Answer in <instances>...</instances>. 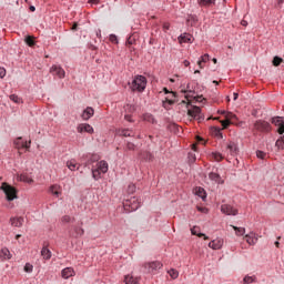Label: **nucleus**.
<instances>
[{
	"mask_svg": "<svg viewBox=\"0 0 284 284\" xmlns=\"http://www.w3.org/2000/svg\"><path fill=\"white\" fill-rule=\"evenodd\" d=\"M109 40L111 41V43H119V39L116 38L115 34H111V36L109 37Z\"/></svg>",
	"mask_w": 284,
	"mask_h": 284,
	"instance_id": "obj_49",
	"label": "nucleus"
},
{
	"mask_svg": "<svg viewBox=\"0 0 284 284\" xmlns=\"http://www.w3.org/2000/svg\"><path fill=\"white\" fill-rule=\"evenodd\" d=\"M6 77V69L0 67V79H3Z\"/></svg>",
	"mask_w": 284,
	"mask_h": 284,
	"instance_id": "obj_54",
	"label": "nucleus"
},
{
	"mask_svg": "<svg viewBox=\"0 0 284 284\" xmlns=\"http://www.w3.org/2000/svg\"><path fill=\"white\" fill-rule=\"evenodd\" d=\"M211 159H213V161H217V162L223 161V154H221L219 152H213L211 154Z\"/></svg>",
	"mask_w": 284,
	"mask_h": 284,
	"instance_id": "obj_33",
	"label": "nucleus"
},
{
	"mask_svg": "<svg viewBox=\"0 0 284 284\" xmlns=\"http://www.w3.org/2000/svg\"><path fill=\"white\" fill-rule=\"evenodd\" d=\"M169 275L171 276V278H179V271L171 268L169 271Z\"/></svg>",
	"mask_w": 284,
	"mask_h": 284,
	"instance_id": "obj_42",
	"label": "nucleus"
},
{
	"mask_svg": "<svg viewBox=\"0 0 284 284\" xmlns=\"http://www.w3.org/2000/svg\"><path fill=\"white\" fill-rule=\"evenodd\" d=\"M41 256L45 260V261H50V258H52V252L49 251V248H47L45 246L42 247L41 250Z\"/></svg>",
	"mask_w": 284,
	"mask_h": 284,
	"instance_id": "obj_25",
	"label": "nucleus"
},
{
	"mask_svg": "<svg viewBox=\"0 0 284 284\" xmlns=\"http://www.w3.org/2000/svg\"><path fill=\"white\" fill-rule=\"evenodd\" d=\"M143 121H146L148 123H154V116L150 113H145L143 115Z\"/></svg>",
	"mask_w": 284,
	"mask_h": 284,
	"instance_id": "obj_37",
	"label": "nucleus"
},
{
	"mask_svg": "<svg viewBox=\"0 0 284 284\" xmlns=\"http://www.w3.org/2000/svg\"><path fill=\"white\" fill-rule=\"evenodd\" d=\"M72 221V217L70 215L62 216V223H70Z\"/></svg>",
	"mask_w": 284,
	"mask_h": 284,
	"instance_id": "obj_50",
	"label": "nucleus"
},
{
	"mask_svg": "<svg viewBox=\"0 0 284 284\" xmlns=\"http://www.w3.org/2000/svg\"><path fill=\"white\" fill-rule=\"evenodd\" d=\"M30 141L29 142H23V139L22 138H18L16 141H14V145L18 150H21V148H24L26 150H30Z\"/></svg>",
	"mask_w": 284,
	"mask_h": 284,
	"instance_id": "obj_12",
	"label": "nucleus"
},
{
	"mask_svg": "<svg viewBox=\"0 0 284 284\" xmlns=\"http://www.w3.org/2000/svg\"><path fill=\"white\" fill-rule=\"evenodd\" d=\"M193 39L194 38L190 33H183L178 38L179 43H192Z\"/></svg>",
	"mask_w": 284,
	"mask_h": 284,
	"instance_id": "obj_16",
	"label": "nucleus"
},
{
	"mask_svg": "<svg viewBox=\"0 0 284 284\" xmlns=\"http://www.w3.org/2000/svg\"><path fill=\"white\" fill-rule=\"evenodd\" d=\"M49 192H51V194H53V196H61V186L53 184L50 186Z\"/></svg>",
	"mask_w": 284,
	"mask_h": 284,
	"instance_id": "obj_23",
	"label": "nucleus"
},
{
	"mask_svg": "<svg viewBox=\"0 0 284 284\" xmlns=\"http://www.w3.org/2000/svg\"><path fill=\"white\" fill-rule=\"evenodd\" d=\"M239 99V93H233V100L236 101Z\"/></svg>",
	"mask_w": 284,
	"mask_h": 284,
	"instance_id": "obj_62",
	"label": "nucleus"
},
{
	"mask_svg": "<svg viewBox=\"0 0 284 284\" xmlns=\"http://www.w3.org/2000/svg\"><path fill=\"white\" fill-rule=\"evenodd\" d=\"M123 283L125 284H139V277H134L133 275H125Z\"/></svg>",
	"mask_w": 284,
	"mask_h": 284,
	"instance_id": "obj_21",
	"label": "nucleus"
},
{
	"mask_svg": "<svg viewBox=\"0 0 284 284\" xmlns=\"http://www.w3.org/2000/svg\"><path fill=\"white\" fill-rule=\"evenodd\" d=\"M10 223L12 227H23L24 220L23 217H11Z\"/></svg>",
	"mask_w": 284,
	"mask_h": 284,
	"instance_id": "obj_17",
	"label": "nucleus"
},
{
	"mask_svg": "<svg viewBox=\"0 0 284 284\" xmlns=\"http://www.w3.org/2000/svg\"><path fill=\"white\" fill-rule=\"evenodd\" d=\"M253 130H255L256 132H263V133L272 132V124H270V122L264 120H257L253 125Z\"/></svg>",
	"mask_w": 284,
	"mask_h": 284,
	"instance_id": "obj_3",
	"label": "nucleus"
},
{
	"mask_svg": "<svg viewBox=\"0 0 284 284\" xmlns=\"http://www.w3.org/2000/svg\"><path fill=\"white\" fill-rule=\"evenodd\" d=\"M194 194L196 196H200L201 200L205 201V199H207V195L205 193V189L201 187V186H196L194 189Z\"/></svg>",
	"mask_w": 284,
	"mask_h": 284,
	"instance_id": "obj_20",
	"label": "nucleus"
},
{
	"mask_svg": "<svg viewBox=\"0 0 284 284\" xmlns=\"http://www.w3.org/2000/svg\"><path fill=\"white\" fill-rule=\"evenodd\" d=\"M121 136H133V134L132 131L124 129L121 131Z\"/></svg>",
	"mask_w": 284,
	"mask_h": 284,
	"instance_id": "obj_45",
	"label": "nucleus"
},
{
	"mask_svg": "<svg viewBox=\"0 0 284 284\" xmlns=\"http://www.w3.org/2000/svg\"><path fill=\"white\" fill-rule=\"evenodd\" d=\"M101 174H103L101 171H99L97 168L92 170V176L94 181H99L101 179Z\"/></svg>",
	"mask_w": 284,
	"mask_h": 284,
	"instance_id": "obj_35",
	"label": "nucleus"
},
{
	"mask_svg": "<svg viewBox=\"0 0 284 284\" xmlns=\"http://www.w3.org/2000/svg\"><path fill=\"white\" fill-rule=\"evenodd\" d=\"M97 37H98L99 39H101V29H99V30L97 31Z\"/></svg>",
	"mask_w": 284,
	"mask_h": 284,
	"instance_id": "obj_64",
	"label": "nucleus"
},
{
	"mask_svg": "<svg viewBox=\"0 0 284 284\" xmlns=\"http://www.w3.org/2000/svg\"><path fill=\"white\" fill-rule=\"evenodd\" d=\"M141 158L144 159V161H152L154 159V155L152 153L144 151L141 153Z\"/></svg>",
	"mask_w": 284,
	"mask_h": 284,
	"instance_id": "obj_30",
	"label": "nucleus"
},
{
	"mask_svg": "<svg viewBox=\"0 0 284 284\" xmlns=\"http://www.w3.org/2000/svg\"><path fill=\"white\" fill-rule=\"evenodd\" d=\"M277 132H278V134H284V124H282L277 128Z\"/></svg>",
	"mask_w": 284,
	"mask_h": 284,
	"instance_id": "obj_55",
	"label": "nucleus"
},
{
	"mask_svg": "<svg viewBox=\"0 0 284 284\" xmlns=\"http://www.w3.org/2000/svg\"><path fill=\"white\" fill-rule=\"evenodd\" d=\"M34 270V266L30 263H27L24 265V272H27L28 274H32V271Z\"/></svg>",
	"mask_w": 284,
	"mask_h": 284,
	"instance_id": "obj_41",
	"label": "nucleus"
},
{
	"mask_svg": "<svg viewBox=\"0 0 284 284\" xmlns=\"http://www.w3.org/2000/svg\"><path fill=\"white\" fill-rule=\"evenodd\" d=\"M282 63H283V58H281V57H278V55H276V57L273 58V65H274L275 68H278V65H281Z\"/></svg>",
	"mask_w": 284,
	"mask_h": 284,
	"instance_id": "obj_36",
	"label": "nucleus"
},
{
	"mask_svg": "<svg viewBox=\"0 0 284 284\" xmlns=\"http://www.w3.org/2000/svg\"><path fill=\"white\" fill-rule=\"evenodd\" d=\"M123 206H124V210H126V212H136V210L141 207V200L133 196L131 199L125 200L123 202Z\"/></svg>",
	"mask_w": 284,
	"mask_h": 284,
	"instance_id": "obj_2",
	"label": "nucleus"
},
{
	"mask_svg": "<svg viewBox=\"0 0 284 284\" xmlns=\"http://www.w3.org/2000/svg\"><path fill=\"white\" fill-rule=\"evenodd\" d=\"M74 233L71 234L74 239H79V236H83L85 234V231L82 227L74 226L73 227Z\"/></svg>",
	"mask_w": 284,
	"mask_h": 284,
	"instance_id": "obj_24",
	"label": "nucleus"
},
{
	"mask_svg": "<svg viewBox=\"0 0 284 284\" xmlns=\"http://www.w3.org/2000/svg\"><path fill=\"white\" fill-rule=\"evenodd\" d=\"M227 151L231 154V156H236L239 154V146L234 142H230L227 144Z\"/></svg>",
	"mask_w": 284,
	"mask_h": 284,
	"instance_id": "obj_18",
	"label": "nucleus"
},
{
	"mask_svg": "<svg viewBox=\"0 0 284 284\" xmlns=\"http://www.w3.org/2000/svg\"><path fill=\"white\" fill-rule=\"evenodd\" d=\"M256 156L257 159H265L267 154L263 151H256Z\"/></svg>",
	"mask_w": 284,
	"mask_h": 284,
	"instance_id": "obj_48",
	"label": "nucleus"
},
{
	"mask_svg": "<svg viewBox=\"0 0 284 284\" xmlns=\"http://www.w3.org/2000/svg\"><path fill=\"white\" fill-rule=\"evenodd\" d=\"M277 1V4L276 7L277 8H282L283 3H284V0H276Z\"/></svg>",
	"mask_w": 284,
	"mask_h": 284,
	"instance_id": "obj_59",
	"label": "nucleus"
},
{
	"mask_svg": "<svg viewBox=\"0 0 284 284\" xmlns=\"http://www.w3.org/2000/svg\"><path fill=\"white\" fill-rule=\"evenodd\" d=\"M99 171H101L102 174H106L108 170H109V165L106 161H100L97 163V168Z\"/></svg>",
	"mask_w": 284,
	"mask_h": 284,
	"instance_id": "obj_19",
	"label": "nucleus"
},
{
	"mask_svg": "<svg viewBox=\"0 0 284 284\" xmlns=\"http://www.w3.org/2000/svg\"><path fill=\"white\" fill-rule=\"evenodd\" d=\"M1 190L4 192L8 201H14L17 199V189L14 186L3 182Z\"/></svg>",
	"mask_w": 284,
	"mask_h": 284,
	"instance_id": "obj_4",
	"label": "nucleus"
},
{
	"mask_svg": "<svg viewBox=\"0 0 284 284\" xmlns=\"http://www.w3.org/2000/svg\"><path fill=\"white\" fill-rule=\"evenodd\" d=\"M230 123H231L230 120L221 121L223 130H227V128H230Z\"/></svg>",
	"mask_w": 284,
	"mask_h": 284,
	"instance_id": "obj_47",
	"label": "nucleus"
},
{
	"mask_svg": "<svg viewBox=\"0 0 284 284\" xmlns=\"http://www.w3.org/2000/svg\"><path fill=\"white\" fill-rule=\"evenodd\" d=\"M210 61V54L205 53L201 57V60L197 61L199 68L203 69V63H207Z\"/></svg>",
	"mask_w": 284,
	"mask_h": 284,
	"instance_id": "obj_28",
	"label": "nucleus"
},
{
	"mask_svg": "<svg viewBox=\"0 0 284 284\" xmlns=\"http://www.w3.org/2000/svg\"><path fill=\"white\" fill-rule=\"evenodd\" d=\"M74 274H75L74 268H72V267H65L61 272L62 278H65V280L72 278V276H74Z\"/></svg>",
	"mask_w": 284,
	"mask_h": 284,
	"instance_id": "obj_15",
	"label": "nucleus"
},
{
	"mask_svg": "<svg viewBox=\"0 0 284 284\" xmlns=\"http://www.w3.org/2000/svg\"><path fill=\"white\" fill-rule=\"evenodd\" d=\"M216 0H200V6H204L205 8H210V6H214Z\"/></svg>",
	"mask_w": 284,
	"mask_h": 284,
	"instance_id": "obj_32",
	"label": "nucleus"
},
{
	"mask_svg": "<svg viewBox=\"0 0 284 284\" xmlns=\"http://www.w3.org/2000/svg\"><path fill=\"white\" fill-rule=\"evenodd\" d=\"M165 103H169V105H174V100L166 98V100L163 102L164 108H165Z\"/></svg>",
	"mask_w": 284,
	"mask_h": 284,
	"instance_id": "obj_52",
	"label": "nucleus"
},
{
	"mask_svg": "<svg viewBox=\"0 0 284 284\" xmlns=\"http://www.w3.org/2000/svg\"><path fill=\"white\" fill-rule=\"evenodd\" d=\"M214 134L217 139H223V132H221V129L215 128L214 129Z\"/></svg>",
	"mask_w": 284,
	"mask_h": 284,
	"instance_id": "obj_44",
	"label": "nucleus"
},
{
	"mask_svg": "<svg viewBox=\"0 0 284 284\" xmlns=\"http://www.w3.org/2000/svg\"><path fill=\"white\" fill-rule=\"evenodd\" d=\"M209 179L211 181H214L215 183H223V181H221V175H219L217 173L211 172L209 174Z\"/></svg>",
	"mask_w": 284,
	"mask_h": 284,
	"instance_id": "obj_27",
	"label": "nucleus"
},
{
	"mask_svg": "<svg viewBox=\"0 0 284 284\" xmlns=\"http://www.w3.org/2000/svg\"><path fill=\"white\" fill-rule=\"evenodd\" d=\"M184 65H185V68H190V61H187V60H184Z\"/></svg>",
	"mask_w": 284,
	"mask_h": 284,
	"instance_id": "obj_61",
	"label": "nucleus"
},
{
	"mask_svg": "<svg viewBox=\"0 0 284 284\" xmlns=\"http://www.w3.org/2000/svg\"><path fill=\"white\" fill-rule=\"evenodd\" d=\"M222 214H226V216H236L239 214V210L230 204H223L221 206Z\"/></svg>",
	"mask_w": 284,
	"mask_h": 284,
	"instance_id": "obj_6",
	"label": "nucleus"
},
{
	"mask_svg": "<svg viewBox=\"0 0 284 284\" xmlns=\"http://www.w3.org/2000/svg\"><path fill=\"white\" fill-rule=\"evenodd\" d=\"M276 148H278V150H284V136H282L281 139H278L275 142Z\"/></svg>",
	"mask_w": 284,
	"mask_h": 284,
	"instance_id": "obj_40",
	"label": "nucleus"
},
{
	"mask_svg": "<svg viewBox=\"0 0 284 284\" xmlns=\"http://www.w3.org/2000/svg\"><path fill=\"white\" fill-rule=\"evenodd\" d=\"M50 73L53 74V77H58L59 79H65V70H63V68L60 65L53 64L50 68Z\"/></svg>",
	"mask_w": 284,
	"mask_h": 284,
	"instance_id": "obj_7",
	"label": "nucleus"
},
{
	"mask_svg": "<svg viewBox=\"0 0 284 284\" xmlns=\"http://www.w3.org/2000/svg\"><path fill=\"white\" fill-rule=\"evenodd\" d=\"M94 116V109L92 106H88L81 114L83 121H90Z\"/></svg>",
	"mask_w": 284,
	"mask_h": 284,
	"instance_id": "obj_10",
	"label": "nucleus"
},
{
	"mask_svg": "<svg viewBox=\"0 0 284 284\" xmlns=\"http://www.w3.org/2000/svg\"><path fill=\"white\" fill-rule=\"evenodd\" d=\"M197 211L202 212L203 214H207V209L197 206Z\"/></svg>",
	"mask_w": 284,
	"mask_h": 284,
	"instance_id": "obj_56",
	"label": "nucleus"
},
{
	"mask_svg": "<svg viewBox=\"0 0 284 284\" xmlns=\"http://www.w3.org/2000/svg\"><path fill=\"white\" fill-rule=\"evenodd\" d=\"M209 247H211V250H221V247H223V240L216 239V240L211 241L209 243Z\"/></svg>",
	"mask_w": 284,
	"mask_h": 284,
	"instance_id": "obj_14",
	"label": "nucleus"
},
{
	"mask_svg": "<svg viewBox=\"0 0 284 284\" xmlns=\"http://www.w3.org/2000/svg\"><path fill=\"white\" fill-rule=\"evenodd\" d=\"M231 227H233V230L235 231L236 236H244L245 235V227H237V226H234V225H231Z\"/></svg>",
	"mask_w": 284,
	"mask_h": 284,
	"instance_id": "obj_29",
	"label": "nucleus"
},
{
	"mask_svg": "<svg viewBox=\"0 0 284 284\" xmlns=\"http://www.w3.org/2000/svg\"><path fill=\"white\" fill-rule=\"evenodd\" d=\"M143 267L146 270L148 274H156L158 270L163 267V264L159 261H154L144 263Z\"/></svg>",
	"mask_w": 284,
	"mask_h": 284,
	"instance_id": "obj_5",
	"label": "nucleus"
},
{
	"mask_svg": "<svg viewBox=\"0 0 284 284\" xmlns=\"http://www.w3.org/2000/svg\"><path fill=\"white\" fill-rule=\"evenodd\" d=\"M163 91L165 92V94H171V98L174 99L176 97V94L174 92H170L168 90V88H164Z\"/></svg>",
	"mask_w": 284,
	"mask_h": 284,
	"instance_id": "obj_53",
	"label": "nucleus"
},
{
	"mask_svg": "<svg viewBox=\"0 0 284 284\" xmlns=\"http://www.w3.org/2000/svg\"><path fill=\"white\" fill-rule=\"evenodd\" d=\"M255 281H256V276H248V275H246L243 278V283H245V284H251V283H254Z\"/></svg>",
	"mask_w": 284,
	"mask_h": 284,
	"instance_id": "obj_38",
	"label": "nucleus"
},
{
	"mask_svg": "<svg viewBox=\"0 0 284 284\" xmlns=\"http://www.w3.org/2000/svg\"><path fill=\"white\" fill-rule=\"evenodd\" d=\"M126 110H130V112H134L135 108L134 105H126Z\"/></svg>",
	"mask_w": 284,
	"mask_h": 284,
	"instance_id": "obj_60",
	"label": "nucleus"
},
{
	"mask_svg": "<svg viewBox=\"0 0 284 284\" xmlns=\"http://www.w3.org/2000/svg\"><path fill=\"white\" fill-rule=\"evenodd\" d=\"M271 123H273V125H276L277 128H280L281 125L284 124V120L281 116H275V118H272Z\"/></svg>",
	"mask_w": 284,
	"mask_h": 284,
	"instance_id": "obj_26",
	"label": "nucleus"
},
{
	"mask_svg": "<svg viewBox=\"0 0 284 284\" xmlns=\"http://www.w3.org/2000/svg\"><path fill=\"white\" fill-rule=\"evenodd\" d=\"M191 234L193 236H199V239H202V236H203L204 241H209L210 240V237L207 235L201 233V227H199V226H193L191 229Z\"/></svg>",
	"mask_w": 284,
	"mask_h": 284,
	"instance_id": "obj_13",
	"label": "nucleus"
},
{
	"mask_svg": "<svg viewBox=\"0 0 284 284\" xmlns=\"http://www.w3.org/2000/svg\"><path fill=\"white\" fill-rule=\"evenodd\" d=\"M128 192H129V194H134V192H136V185L130 184L128 186Z\"/></svg>",
	"mask_w": 284,
	"mask_h": 284,
	"instance_id": "obj_46",
	"label": "nucleus"
},
{
	"mask_svg": "<svg viewBox=\"0 0 284 284\" xmlns=\"http://www.w3.org/2000/svg\"><path fill=\"white\" fill-rule=\"evenodd\" d=\"M9 99L10 101H13V103H21V98H19L17 94H11Z\"/></svg>",
	"mask_w": 284,
	"mask_h": 284,
	"instance_id": "obj_43",
	"label": "nucleus"
},
{
	"mask_svg": "<svg viewBox=\"0 0 284 284\" xmlns=\"http://www.w3.org/2000/svg\"><path fill=\"white\" fill-rule=\"evenodd\" d=\"M1 257H2V258H7V260L12 258V254L10 253V250H8V248H2V250H1Z\"/></svg>",
	"mask_w": 284,
	"mask_h": 284,
	"instance_id": "obj_31",
	"label": "nucleus"
},
{
	"mask_svg": "<svg viewBox=\"0 0 284 284\" xmlns=\"http://www.w3.org/2000/svg\"><path fill=\"white\" fill-rule=\"evenodd\" d=\"M24 42L27 43V45H29V48L34 47V37L32 36L26 37Z\"/></svg>",
	"mask_w": 284,
	"mask_h": 284,
	"instance_id": "obj_34",
	"label": "nucleus"
},
{
	"mask_svg": "<svg viewBox=\"0 0 284 284\" xmlns=\"http://www.w3.org/2000/svg\"><path fill=\"white\" fill-rule=\"evenodd\" d=\"M125 121H129V123H132V115L126 114L124 115Z\"/></svg>",
	"mask_w": 284,
	"mask_h": 284,
	"instance_id": "obj_58",
	"label": "nucleus"
},
{
	"mask_svg": "<svg viewBox=\"0 0 284 284\" xmlns=\"http://www.w3.org/2000/svg\"><path fill=\"white\" fill-rule=\"evenodd\" d=\"M79 134H83V132H87V134H94V128L88 123H81L77 128Z\"/></svg>",
	"mask_w": 284,
	"mask_h": 284,
	"instance_id": "obj_8",
	"label": "nucleus"
},
{
	"mask_svg": "<svg viewBox=\"0 0 284 284\" xmlns=\"http://www.w3.org/2000/svg\"><path fill=\"white\" fill-rule=\"evenodd\" d=\"M89 3L98 4V3H99V0H89Z\"/></svg>",
	"mask_w": 284,
	"mask_h": 284,
	"instance_id": "obj_63",
	"label": "nucleus"
},
{
	"mask_svg": "<svg viewBox=\"0 0 284 284\" xmlns=\"http://www.w3.org/2000/svg\"><path fill=\"white\" fill-rule=\"evenodd\" d=\"M20 181H23L24 183H33L32 178L28 176L27 174H21Z\"/></svg>",
	"mask_w": 284,
	"mask_h": 284,
	"instance_id": "obj_39",
	"label": "nucleus"
},
{
	"mask_svg": "<svg viewBox=\"0 0 284 284\" xmlns=\"http://www.w3.org/2000/svg\"><path fill=\"white\" fill-rule=\"evenodd\" d=\"M163 30H164V32H168V30H170V23H164L163 24Z\"/></svg>",
	"mask_w": 284,
	"mask_h": 284,
	"instance_id": "obj_57",
	"label": "nucleus"
},
{
	"mask_svg": "<svg viewBox=\"0 0 284 284\" xmlns=\"http://www.w3.org/2000/svg\"><path fill=\"white\" fill-rule=\"evenodd\" d=\"M134 148H135L134 143H132V142L126 143V150L132 151V150H134Z\"/></svg>",
	"mask_w": 284,
	"mask_h": 284,
	"instance_id": "obj_51",
	"label": "nucleus"
},
{
	"mask_svg": "<svg viewBox=\"0 0 284 284\" xmlns=\"http://www.w3.org/2000/svg\"><path fill=\"white\" fill-rule=\"evenodd\" d=\"M245 241L248 245H256V243H258V236L256 233L251 232L245 235Z\"/></svg>",
	"mask_w": 284,
	"mask_h": 284,
	"instance_id": "obj_9",
	"label": "nucleus"
},
{
	"mask_svg": "<svg viewBox=\"0 0 284 284\" xmlns=\"http://www.w3.org/2000/svg\"><path fill=\"white\" fill-rule=\"evenodd\" d=\"M187 115L191 116V119H201V108L193 106L192 109H189Z\"/></svg>",
	"mask_w": 284,
	"mask_h": 284,
	"instance_id": "obj_11",
	"label": "nucleus"
},
{
	"mask_svg": "<svg viewBox=\"0 0 284 284\" xmlns=\"http://www.w3.org/2000/svg\"><path fill=\"white\" fill-rule=\"evenodd\" d=\"M146 85L148 79L143 75H136L131 83V90L132 92H143Z\"/></svg>",
	"mask_w": 284,
	"mask_h": 284,
	"instance_id": "obj_1",
	"label": "nucleus"
},
{
	"mask_svg": "<svg viewBox=\"0 0 284 284\" xmlns=\"http://www.w3.org/2000/svg\"><path fill=\"white\" fill-rule=\"evenodd\" d=\"M67 168H69L71 172H75V170H79L81 165L77 163V160H70L67 162Z\"/></svg>",
	"mask_w": 284,
	"mask_h": 284,
	"instance_id": "obj_22",
	"label": "nucleus"
}]
</instances>
